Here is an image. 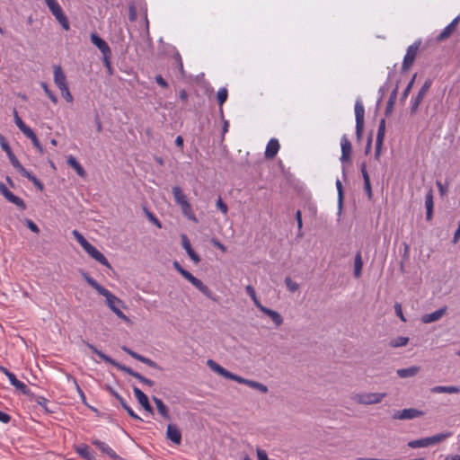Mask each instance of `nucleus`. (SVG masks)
I'll list each match as a JSON object with an SVG mask.
<instances>
[{"label":"nucleus","mask_w":460,"mask_h":460,"mask_svg":"<svg viewBox=\"0 0 460 460\" xmlns=\"http://www.w3.org/2000/svg\"><path fill=\"white\" fill-rule=\"evenodd\" d=\"M85 281L94 288L98 294L103 296L106 298V304L109 308L121 320L128 322V316L120 310L119 306L123 305V302L113 295L110 290L101 286L94 279L90 277L88 274H83Z\"/></svg>","instance_id":"1"},{"label":"nucleus","mask_w":460,"mask_h":460,"mask_svg":"<svg viewBox=\"0 0 460 460\" xmlns=\"http://www.w3.org/2000/svg\"><path fill=\"white\" fill-rule=\"evenodd\" d=\"M207 366L213 372L217 373L219 376H222L223 377H225L226 379L234 380L239 384L246 385L249 387H251L252 389H256L262 394H266L268 392V387L265 385L259 383L257 381H254V380L246 379L240 376H237L230 371H228L227 369H226L225 367H223L222 366L217 364L213 359H208Z\"/></svg>","instance_id":"2"},{"label":"nucleus","mask_w":460,"mask_h":460,"mask_svg":"<svg viewBox=\"0 0 460 460\" xmlns=\"http://www.w3.org/2000/svg\"><path fill=\"white\" fill-rule=\"evenodd\" d=\"M0 146L2 149L6 153L10 163L12 165L22 173V176L26 177L30 181L33 183V185L39 190H42L44 189V186L42 182L36 178L31 172L27 171L22 164L19 162L17 157L13 153L8 142L6 141L5 137L0 134Z\"/></svg>","instance_id":"3"},{"label":"nucleus","mask_w":460,"mask_h":460,"mask_svg":"<svg viewBox=\"0 0 460 460\" xmlns=\"http://www.w3.org/2000/svg\"><path fill=\"white\" fill-rule=\"evenodd\" d=\"M87 347L94 353L96 354L101 359L105 361L106 363H109L114 367H116L118 369L128 374L131 376H134L137 380H139L141 383L148 385L153 386L155 385V382L151 379H148L145 376H143L141 374L134 371L129 367H127L125 365H122L116 360L112 359L111 357L107 356L106 354L102 353L101 350H99L97 348H95L93 344L87 343Z\"/></svg>","instance_id":"4"},{"label":"nucleus","mask_w":460,"mask_h":460,"mask_svg":"<svg viewBox=\"0 0 460 460\" xmlns=\"http://www.w3.org/2000/svg\"><path fill=\"white\" fill-rule=\"evenodd\" d=\"M452 436L451 432H443L439 434H436L431 437H426L415 440H411L408 442L407 446L411 448H421V447H428L430 446L437 445L447 438H450Z\"/></svg>","instance_id":"5"},{"label":"nucleus","mask_w":460,"mask_h":460,"mask_svg":"<svg viewBox=\"0 0 460 460\" xmlns=\"http://www.w3.org/2000/svg\"><path fill=\"white\" fill-rule=\"evenodd\" d=\"M386 393H355L351 395V400L361 405H371L380 403L385 397Z\"/></svg>","instance_id":"6"},{"label":"nucleus","mask_w":460,"mask_h":460,"mask_svg":"<svg viewBox=\"0 0 460 460\" xmlns=\"http://www.w3.org/2000/svg\"><path fill=\"white\" fill-rule=\"evenodd\" d=\"M47 6L64 30L70 29L69 22L57 0H45Z\"/></svg>","instance_id":"7"},{"label":"nucleus","mask_w":460,"mask_h":460,"mask_svg":"<svg viewBox=\"0 0 460 460\" xmlns=\"http://www.w3.org/2000/svg\"><path fill=\"white\" fill-rule=\"evenodd\" d=\"M355 119H356V137L359 141L362 137L364 130V116L365 108L360 99H357L355 102Z\"/></svg>","instance_id":"8"},{"label":"nucleus","mask_w":460,"mask_h":460,"mask_svg":"<svg viewBox=\"0 0 460 460\" xmlns=\"http://www.w3.org/2000/svg\"><path fill=\"white\" fill-rule=\"evenodd\" d=\"M420 46V41H415L408 47L402 65V71H407L411 66L416 58Z\"/></svg>","instance_id":"9"},{"label":"nucleus","mask_w":460,"mask_h":460,"mask_svg":"<svg viewBox=\"0 0 460 460\" xmlns=\"http://www.w3.org/2000/svg\"><path fill=\"white\" fill-rule=\"evenodd\" d=\"M0 193L11 203L14 204L22 210L26 208L25 202L19 197L15 196L12 191L8 190V188L3 183L0 182Z\"/></svg>","instance_id":"10"},{"label":"nucleus","mask_w":460,"mask_h":460,"mask_svg":"<svg viewBox=\"0 0 460 460\" xmlns=\"http://www.w3.org/2000/svg\"><path fill=\"white\" fill-rule=\"evenodd\" d=\"M189 282H190L197 289H199L205 296L213 301H217V299L214 296L211 290L199 279L194 277L191 273L189 274L186 279Z\"/></svg>","instance_id":"11"},{"label":"nucleus","mask_w":460,"mask_h":460,"mask_svg":"<svg viewBox=\"0 0 460 460\" xmlns=\"http://www.w3.org/2000/svg\"><path fill=\"white\" fill-rule=\"evenodd\" d=\"M422 415H423V411L414 409V408H409V409H403L401 411H396L393 415V419H394V420H412V419L420 417Z\"/></svg>","instance_id":"12"},{"label":"nucleus","mask_w":460,"mask_h":460,"mask_svg":"<svg viewBox=\"0 0 460 460\" xmlns=\"http://www.w3.org/2000/svg\"><path fill=\"white\" fill-rule=\"evenodd\" d=\"M431 84H432L431 80H429H429H427V81L423 84V85L421 86V88H420V90L419 91V93H418L417 96H416V97L414 98V100L412 101L411 107V112L412 114H414V113L417 111V110H418V108H419V106H420V102H422V100H423V98H424L425 94L427 93V92H428V91H429V89L430 88Z\"/></svg>","instance_id":"13"},{"label":"nucleus","mask_w":460,"mask_h":460,"mask_svg":"<svg viewBox=\"0 0 460 460\" xmlns=\"http://www.w3.org/2000/svg\"><path fill=\"white\" fill-rule=\"evenodd\" d=\"M122 349L127 353L128 354L129 356H131L133 358L149 366L150 367H153V368H155V369H158V370H162V367L156 363L155 362L154 360L148 358H146L135 351H133L132 349H130L129 348L126 347V346H123L122 347Z\"/></svg>","instance_id":"14"},{"label":"nucleus","mask_w":460,"mask_h":460,"mask_svg":"<svg viewBox=\"0 0 460 460\" xmlns=\"http://www.w3.org/2000/svg\"><path fill=\"white\" fill-rule=\"evenodd\" d=\"M341 162L349 163L350 162V155L352 151V146L350 141L348 139L346 135H343L341 139Z\"/></svg>","instance_id":"15"},{"label":"nucleus","mask_w":460,"mask_h":460,"mask_svg":"<svg viewBox=\"0 0 460 460\" xmlns=\"http://www.w3.org/2000/svg\"><path fill=\"white\" fill-rule=\"evenodd\" d=\"M92 444L94 445L103 454H106L111 459L121 460V457H119L115 453V451L111 447H110V446L108 444H106L105 442H102L99 439H93V440H92Z\"/></svg>","instance_id":"16"},{"label":"nucleus","mask_w":460,"mask_h":460,"mask_svg":"<svg viewBox=\"0 0 460 460\" xmlns=\"http://www.w3.org/2000/svg\"><path fill=\"white\" fill-rule=\"evenodd\" d=\"M84 251L102 265L111 268V264L109 263L106 257L93 245L90 244Z\"/></svg>","instance_id":"17"},{"label":"nucleus","mask_w":460,"mask_h":460,"mask_svg":"<svg viewBox=\"0 0 460 460\" xmlns=\"http://www.w3.org/2000/svg\"><path fill=\"white\" fill-rule=\"evenodd\" d=\"M447 307L445 305L438 310H436L430 314L422 315L421 322L423 323H430L438 321L447 313Z\"/></svg>","instance_id":"18"},{"label":"nucleus","mask_w":460,"mask_h":460,"mask_svg":"<svg viewBox=\"0 0 460 460\" xmlns=\"http://www.w3.org/2000/svg\"><path fill=\"white\" fill-rule=\"evenodd\" d=\"M259 310L268 315L276 327H279L283 323L284 319L279 312L270 309L264 305H261Z\"/></svg>","instance_id":"19"},{"label":"nucleus","mask_w":460,"mask_h":460,"mask_svg":"<svg viewBox=\"0 0 460 460\" xmlns=\"http://www.w3.org/2000/svg\"><path fill=\"white\" fill-rule=\"evenodd\" d=\"M460 22V15L456 17L438 36V40L442 41L448 39L454 31L456 29Z\"/></svg>","instance_id":"20"},{"label":"nucleus","mask_w":460,"mask_h":460,"mask_svg":"<svg viewBox=\"0 0 460 460\" xmlns=\"http://www.w3.org/2000/svg\"><path fill=\"white\" fill-rule=\"evenodd\" d=\"M166 438L177 445L181 444V433L175 424H169L167 426Z\"/></svg>","instance_id":"21"},{"label":"nucleus","mask_w":460,"mask_h":460,"mask_svg":"<svg viewBox=\"0 0 460 460\" xmlns=\"http://www.w3.org/2000/svg\"><path fill=\"white\" fill-rule=\"evenodd\" d=\"M133 393L139 404L148 412L153 413V408L149 403L147 396L137 387L133 388Z\"/></svg>","instance_id":"22"},{"label":"nucleus","mask_w":460,"mask_h":460,"mask_svg":"<svg viewBox=\"0 0 460 460\" xmlns=\"http://www.w3.org/2000/svg\"><path fill=\"white\" fill-rule=\"evenodd\" d=\"M110 393L119 402L120 405L127 411L128 414L135 420H142V419L134 412V411L128 405L126 400L120 396L115 390L109 387Z\"/></svg>","instance_id":"23"},{"label":"nucleus","mask_w":460,"mask_h":460,"mask_svg":"<svg viewBox=\"0 0 460 460\" xmlns=\"http://www.w3.org/2000/svg\"><path fill=\"white\" fill-rule=\"evenodd\" d=\"M91 41L100 49L102 55L111 54V49L107 42L99 37L96 33L91 34Z\"/></svg>","instance_id":"24"},{"label":"nucleus","mask_w":460,"mask_h":460,"mask_svg":"<svg viewBox=\"0 0 460 460\" xmlns=\"http://www.w3.org/2000/svg\"><path fill=\"white\" fill-rule=\"evenodd\" d=\"M54 83L58 87V89L67 86L66 76L60 66H54Z\"/></svg>","instance_id":"25"},{"label":"nucleus","mask_w":460,"mask_h":460,"mask_svg":"<svg viewBox=\"0 0 460 460\" xmlns=\"http://www.w3.org/2000/svg\"><path fill=\"white\" fill-rule=\"evenodd\" d=\"M181 245L183 249L188 253L189 257L195 262L199 263L200 261L199 256L194 252V250L191 247V244L190 243L189 238L186 234H181Z\"/></svg>","instance_id":"26"},{"label":"nucleus","mask_w":460,"mask_h":460,"mask_svg":"<svg viewBox=\"0 0 460 460\" xmlns=\"http://www.w3.org/2000/svg\"><path fill=\"white\" fill-rule=\"evenodd\" d=\"M279 147H280V146H279L278 139L271 138L266 146V149H265V153H264L265 157L267 159H273L277 155V154L279 150Z\"/></svg>","instance_id":"27"},{"label":"nucleus","mask_w":460,"mask_h":460,"mask_svg":"<svg viewBox=\"0 0 460 460\" xmlns=\"http://www.w3.org/2000/svg\"><path fill=\"white\" fill-rule=\"evenodd\" d=\"M433 192L432 190H429L425 196V208H426V219L427 221H430L432 219L433 215Z\"/></svg>","instance_id":"28"},{"label":"nucleus","mask_w":460,"mask_h":460,"mask_svg":"<svg viewBox=\"0 0 460 460\" xmlns=\"http://www.w3.org/2000/svg\"><path fill=\"white\" fill-rule=\"evenodd\" d=\"M8 379L11 385H13L22 394L25 395L30 394V389L28 388V386L22 381L18 380L13 373L12 375H8Z\"/></svg>","instance_id":"29"},{"label":"nucleus","mask_w":460,"mask_h":460,"mask_svg":"<svg viewBox=\"0 0 460 460\" xmlns=\"http://www.w3.org/2000/svg\"><path fill=\"white\" fill-rule=\"evenodd\" d=\"M172 192L175 202L180 207H181L184 204L189 202L186 195L183 193L182 190L179 186L172 187Z\"/></svg>","instance_id":"30"},{"label":"nucleus","mask_w":460,"mask_h":460,"mask_svg":"<svg viewBox=\"0 0 460 460\" xmlns=\"http://www.w3.org/2000/svg\"><path fill=\"white\" fill-rule=\"evenodd\" d=\"M430 392L433 394H459L460 388L455 385H437L430 389Z\"/></svg>","instance_id":"31"},{"label":"nucleus","mask_w":460,"mask_h":460,"mask_svg":"<svg viewBox=\"0 0 460 460\" xmlns=\"http://www.w3.org/2000/svg\"><path fill=\"white\" fill-rule=\"evenodd\" d=\"M420 370V367L412 366L407 368H400L396 371V374L401 378H408L416 376Z\"/></svg>","instance_id":"32"},{"label":"nucleus","mask_w":460,"mask_h":460,"mask_svg":"<svg viewBox=\"0 0 460 460\" xmlns=\"http://www.w3.org/2000/svg\"><path fill=\"white\" fill-rule=\"evenodd\" d=\"M153 401H154L160 415L166 420H170L169 409L164 403V402L160 398L155 397V396L153 397Z\"/></svg>","instance_id":"33"},{"label":"nucleus","mask_w":460,"mask_h":460,"mask_svg":"<svg viewBox=\"0 0 460 460\" xmlns=\"http://www.w3.org/2000/svg\"><path fill=\"white\" fill-rule=\"evenodd\" d=\"M67 164L71 166L81 177L86 176V172L73 155L68 156Z\"/></svg>","instance_id":"34"},{"label":"nucleus","mask_w":460,"mask_h":460,"mask_svg":"<svg viewBox=\"0 0 460 460\" xmlns=\"http://www.w3.org/2000/svg\"><path fill=\"white\" fill-rule=\"evenodd\" d=\"M363 261L360 252H358L354 260V276L358 279L362 274Z\"/></svg>","instance_id":"35"},{"label":"nucleus","mask_w":460,"mask_h":460,"mask_svg":"<svg viewBox=\"0 0 460 460\" xmlns=\"http://www.w3.org/2000/svg\"><path fill=\"white\" fill-rule=\"evenodd\" d=\"M182 214L190 221L194 223H198V219L192 210L191 205L190 202L184 204L181 207Z\"/></svg>","instance_id":"36"},{"label":"nucleus","mask_w":460,"mask_h":460,"mask_svg":"<svg viewBox=\"0 0 460 460\" xmlns=\"http://www.w3.org/2000/svg\"><path fill=\"white\" fill-rule=\"evenodd\" d=\"M75 451L86 460H95L94 456L90 452L87 445H80L76 447Z\"/></svg>","instance_id":"37"},{"label":"nucleus","mask_w":460,"mask_h":460,"mask_svg":"<svg viewBox=\"0 0 460 460\" xmlns=\"http://www.w3.org/2000/svg\"><path fill=\"white\" fill-rule=\"evenodd\" d=\"M409 342V338L404 336L396 337L389 341L391 348H400L406 346Z\"/></svg>","instance_id":"38"},{"label":"nucleus","mask_w":460,"mask_h":460,"mask_svg":"<svg viewBox=\"0 0 460 460\" xmlns=\"http://www.w3.org/2000/svg\"><path fill=\"white\" fill-rule=\"evenodd\" d=\"M397 92H398V86H396L393 92L391 93V95L389 97V100L387 102L386 109H385V114L389 115L394 108V102L397 98Z\"/></svg>","instance_id":"39"},{"label":"nucleus","mask_w":460,"mask_h":460,"mask_svg":"<svg viewBox=\"0 0 460 460\" xmlns=\"http://www.w3.org/2000/svg\"><path fill=\"white\" fill-rule=\"evenodd\" d=\"M245 290H246L247 294L250 296V297L252 298V300L253 301L256 307L259 309L262 305L261 304L260 300L257 298L256 292H255V289L253 288V287L251 285H248V286H246Z\"/></svg>","instance_id":"40"},{"label":"nucleus","mask_w":460,"mask_h":460,"mask_svg":"<svg viewBox=\"0 0 460 460\" xmlns=\"http://www.w3.org/2000/svg\"><path fill=\"white\" fill-rule=\"evenodd\" d=\"M228 91L226 87L220 88L217 93V99L220 107L226 102Z\"/></svg>","instance_id":"41"},{"label":"nucleus","mask_w":460,"mask_h":460,"mask_svg":"<svg viewBox=\"0 0 460 460\" xmlns=\"http://www.w3.org/2000/svg\"><path fill=\"white\" fill-rule=\"evenodd\" d=\"M385 134V119H382L378 125V130H377L376 141L384 142Z\"/></svg>","instance_id":"42"},{"label":"nucleus","mask_w":460,"mask_h":460,"mask_svg":"<svg viewBox=\"0 0 460 460\" xmlns=\"http://www.w3.org/2000/svg\"><path fill=\"white\" fill-rule=\"evenodd\" d=\"M72 234L84 248V250H85L91 244L77 230H73Z\"/></svg>","instance_id":"43"},{"label":"nucleus","mask_w":460,"mask_h":460,"mask_svg":"<svg viewBox=\"0 0 460 460\" xmlns=\"http://www.w3.org/2000/svg\"><path fill=\"white\" fill-rule=\"evenodd\" d=\"M335 185H336V189L338 191V206H339V208L341 209L342 201H343V187H342V183H341V180L337 179Z\"/></svg>","instance_id":"44"},{"label":"nucleus","mask_w":460,"mask_h":460,"mask_svg":"<svg viewBox=\"0 0 460 460\" xmlns=\"http://www.w3.org/2000/svg\"><path fill=\"white\" fill-rule=\"evenodd\" d=\"M285 284L290 292H296L299 288V285L296 282L293 281L289 277H286Z\"/></svg>","instance_id":"45"},{"label":"nucleus","mask_w":460,"mask_h":460,"mask_svg":"<svg viewBox=\"0 0 460 460\" xmlns=\"http://www.w3.org/2000/svg\"><path fill=\"white\" fill-rule=\"evenodd\" d=\"M415 78H416V74L412 76L411 80L409 82L408 85L404 89V91H403V93L402 94V97H401V101L402 102H404L407 99V97H408V95H409V93L411 91V88L413 86Z\"/></svg>","instance_id":"46"},{"label":"nucleus","mask_w":460,"mask_h":460,"mask_svg":"<svg viewBox=\"0 0 460 460\" xmlns=\"http://www.w3.org/2000/svg\"><path fill=\"white\" fill-rule=\"evenodd\" d=\"M41 87L43 88L45 93L48 95V97L50 99V101L53 102V103H57L58 102V98L57 96L49 89L48 85L46 83H42L41 84Z\"/></svg>","instance_id":"47"},{"label":"nucleus","mask_w":460,"mask_h":460,"mask_svg":"<svg viewBox=\"0 0 460 460\" xmlns=\"http://www.w3.org/2000/svg\"><path fill=\"white\" fill-rule=\"evenodd\" d=\"M60 92H61V94L63 96V98L67 102H73V95L71 94L69 89L67 86H66L65 88H61L59 89Z\"/></svg>","instance_id":"48"},{"label":"nucleus","mask_w":460,"mask_h":460,"mask_svg":"<svg viewBox=\"0 0 460 460\" xmlns=\"http://www.w3.org/2000/svg\"><path fill=\"white\" fill-rule=\"evenodd\" d=\"M173 267L184 279H187L189 274H190V272L184 270L178 261L173 262Z\"/></svg>","instance_id":"49"},{"label":"nucleus","mask_w":460,"mask_h":460,"mask_svg":"<svg viewBox=\"0 0 460 460\" xmlns=\"http://www.w3.org/2000/svg\"><path fill=\"white\" fill-rule=\"evenodd\" d=\"M360 172H361V174H362V177H363V180H364V183L365 182H369L370 181V178H369L368 172L367 171L366 163H362L361 164V165H360Z\"/></svg>","instance_id":"50"},{"label":"nucleus","mask_w":460,"mask_h":460,"mask_svg":"<svg viewBox=\"0 0 460 460\" xmlns=\"http://www.w3.org/2000/svg\"><path fill=\"white\" fill-rule=\"evenodd\" d=\"M217 208L225 215L228 211L227 205L223 202V200H222V199L220 197L218 198V199L217 201Z\"/></svg>","instance_id":"51"},{"label":"nucleus","mask_w":460,"mask_h":460,"mask_svg":"<svg viewBox=\"0 0 460 460\" xmlns=\"http://www.w3.org/2000/svg\"><path fill=\"white\" fill-rule=\"evenodd\" d=\"M394 310H395V314L398 317H400V319L402 321V322H406V319L402 314V305L401 304L399 303H395L394 305Z\"/></svg>","instance_id":"52"},{"label":"nucleus","mask_w":460,"mask_h":460,"mask_svg":"<svg viewBox=\"0 0 460 460\" xmlns=\"http://www.w3.org/2000/svg\"><path fill=\"white\" fill-rule=\"evenodd\" d=\"M26 226L33 233L38 234L40 232V229L37 226V225L32 220H31V219H26Z\"/></svg>","instance_id":"53"},{"label":"nucleus","mask_w":460,"mask_h":460,"mask_svg":"<svg viewBox=\"0 0 460 460\" xmlns=\"http://www.w3.org/2000/svg\"><path fill=\"white\" fill-rule=\"evenodd\" d=\"M148 219L153 222L157 227L161 228V222L157 219V217L151 212H146Z\"/></svg>","instance_id":"54"},{"label":"nucleus","mask_w":460,"mask_h":460,"mask_svg":"<svg viewBox=\"0 0 460 460\" xmlns=\"http://www.w3.org/2000/svg\"><path fill=\"white\" fill-rule=\"evenodd\" d=\"M33 144V146L39 150L40 153H43V147L41 146V144L40 143L38 137L36 135H34V137H31L30 138Z\"/></svg>","instance_id":"55"},{"label":"nucleus","mask_w":460,"mask_h":460,"mask_svg":"<svg viewBox=\"0 0 460 460\" xmlns=\"http://www.w3.org/2000/svg\"><path fill=\"white\" fill-rule=\"evenodd\" d=\"M14 121L16 126L19 128V129L25 128V123L22 120V119L19 117L17 111L14 110Z\"/></svg>","instance_id":"56"},{"label":"nucleus","mask_w":460,"mask_h":460,"mask_svg":"<svg viewBox=\"0 0 460 460\" xmlns=\"http://www.w3.org/2000/svg\"><path fill=\"white\" fill-rule=\"evenodd\" d=\"M211 243L217 247V249H219L220 251H222L223 252H226V247L221 243L219 242L217 239H212L211 240Z\"/></svg>","instance_id":"57"},{"label":"nucleus","mask_w":460,"mask_h":460,"mask_svg":"<svg viewBox=\"0 0 460 460\" xmlns=\"http://www.w3.org/2000/svg\"><path fill=\"white\" fill-rule=\"evenodd\" d=\"M28 138H31L32 137H34L35 133L33 132V130L28 127L27 125L25 126V128H22L20 129Z\"/></svg>","instance_id":"58"},{"label":"nucleus","mask_w":460,"mask_h":460,"mask_svg":"<svg viewBox=\"0 0 460 460\" xmlns=\"http://www.w3.org/2000/svg\"><path fill=\"white\" fill-rule=\"evenodd\" d=\"M155 79V82L157 83V84L160 85L161 87H163V88L168 87V84L163 78V76L161 75H157Z\"/></svg>","instance_id":"59"},{"label":"nucleus","mask_w":460,"mask_h":460,"mask_svg":"<svg viewBox=\"0 0 460 460\" xmlns=\"http://www.w3.org/2000/svg\"><path fill=\"white\" fill-rule=\"evenodd\" d=\"M364 190L366 191L367 197H368V199H371L372 197H373V193H372V188H371V182H365L364 183Z\"/></svg>","instance_id":"60"},{"label":"nucleus","mask_w":460,"mask_h":460,"mask_svg":"<svg viewBox=\"0 0 460 460\" xmlns=\"http://www.w3.org/2000/svg\"><path fill=\"white\" fill-rule=\"evenodd\" d=\"M296 222H297L298 231L301 232L302 227H303V221H302V214H301L300 210L296 211Z\"/></svg>","instance_id":"61"},{"label":"nucleus","mask_w":460,"mask_h":460,"mask_svg":"<svg viewBox=\"0 0 460 460\" xmlns=\"http://www.w3.org/2000/svg\"><path fill=\"white\" fill-rule=\"evenodd\" d=\"M258 460H269L267 453L260 448H257Z\"/></svg>","instance_id":"62"},{"label":"nucleus","mask_w":460,"mask_h":460,"mask_svg":"<svg viewBox=\"0 0 460 460\" xmlns=\"http://www.w3.org/2000/svg\"><path fill=\"white\" fill-rule=\"evenodd\" d=\"M437 186L441 196H444L447 192V186L444 185L441 181H437Z\"/></svg>","instance_id":"63"},{"label":"nucleus","mask_w":460,"mask_h":460,"mask_svg":"<svg viewBox=\"0 0 460 460\" xmlns=\"http://www.w3.org/2000/svg\"><path fill=\"white\" fill-rule=\"evenodd\" d=\"M128 17L131 22H134L137 19V11L133 5L129 6Z\"/></svg>","instance_id":"64"}]
</instances>
